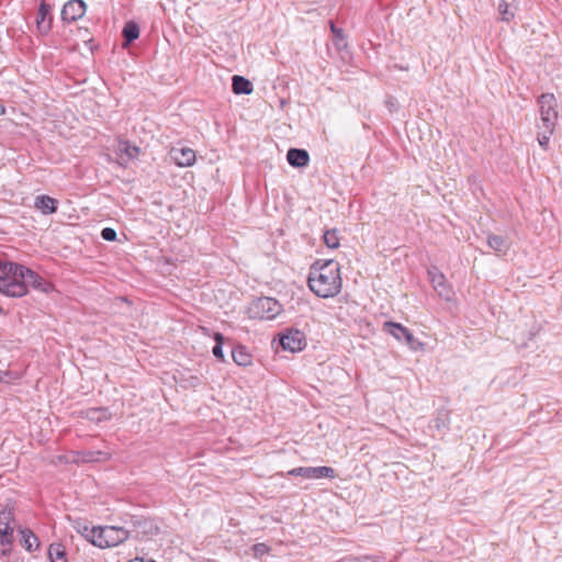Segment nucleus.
<instances>
[{
  "mask_svg": "<svg viewBox=\"0 0 562 562\" xmlns=\"http://www.w3.org/2000/svg\"><path fill=\"white\" fill-rule=\"evenodd\" d=\"M232 357L235 363L241 367L251 364V355L247 352L244 347H237L232 351Z\"/></svg>",
  "mask_w": 562,
  "mask_h": 562,
  "instance_id": "aec40b11",
  "label": "nucleus"
},
{
  "mask_svg": "<svg viewBox=\"0 0 562 562\" xmlns=\"http://www.w3.org/2000/svg\"><path fill=\"white\" fill-rule=\"evenodd\" d=\"M86 417L93 422H101L110 418L105 408H90L86 412Z\"/></svg>",
  "mask_w": 562,
  "mask_h": 562,
  "instance_id": "b1692460",
  "label": "nucleus"
},
{
  "mask_svg": "<svg viewBox=\"0 0 562 562\" xmlns=\"http://www.w3.org/2000/svg\"><path fill=\"white\" fill-rule=\"evenodd\" d=\"M330 30L336 36L342 37V30L336 27L333 22L330 23Z\"/></svg>",
  "mask_w": 562,
  "mask_h": 562,
  "instance_id": "72a5a7b5",
  "label": "nucleus"
},
{
  "mask_svg": "<svg viewBox=\"0 0 562 562\" xmlns=\"http://www.w3.org/2000/svg\"><path fill=\"white\" fill-rule=\"evenodd\" d=\"M20 532L22 535V544L27 551L38 548V539L31 530L22 529Z\"/></svg>",
  "mask_w": 562,
  "mask_h": 562,
  "instance_id": "5701e85b",
  "label": "nucleus"
},
{
  "mask_svg": "<svg viewBox=\"0 0 562 562\" xmlns=\"http://www.w3.org/2000/svg\"><path fill=\"white\" fill-rule=\"evenodd\" d=\"M48 555L52 562H67L66 550L60 543L50 544Z\"/></svg>",
  "mask_w": 562,
  "mask_h": 562,
  "instance_id": "4be33fe9",
  "label": "nucleus"
},
{
  "mask_svg": "<svg viewBox=\"0 0 562 562\" xmlns=\"http://www.w3.org/2000/svg\"><path fill=\"white\" fill-rule=\"evenodd\" d=\"M92 530H94V527L89 528L88 526H85V527L82 528V530H80V532L82 533V536H83V537H85L89 542H91V543H92V538H91V536H90V535H91L90 532H91Z\"/></svg>",
  "mask_w": 562,
  "mask_h": 562,
  "instance_id": "473e14b6",
  "label": "nucleus"
},
{
  "mask_svg": "<svg viewBox=\"0 0 562 562\" xmlns=\"http://www.w3.org/2000/svg\"><path fill=\"white\" fill-rule=\"evenodd\" d=\"M339 240L337 229H328L324 233V243L328 248H337L339 246Z\"/></svg>",
  "mask_w": 562,
  "mask_h": 562,
  "instance_id": "393cba45",
  "label": "nucleus"
},
{
  "mask_svg": "<svg viewBox=\"0 0 562 562\" xmlns=\"http://www.w3.org/2000/svg\"><path fill=\"white\" fill-rule=\"evenodd\" d=\"M57 204L56 199L45 194L36 196L34 201V207L44 215L55 213L57 211Z\"/></svg>",
  "mask_w": 562,
  "mask_h": 562,
  "instance_id": "4468645a",
  "label": "nucleus"
},
{
  "mask_svg": "<svg viewBox=\"0 0 562 562\" xmlns=\"http://www.w3.org/2000/svg\"><path fill=\"white\" fill-rule=\"evenodd\" d=\"M101 236L104 240L113 241L116 238V232L111 227H105L102 229Z\"/></svg>",
  "mask_w": 562,
  "mask_h": 562,
  "instance_id": "cd10ccee",
  "label": "nucleus"
},
{
  "mask_svg": "<svg viewBox=\"0 0 562 562\" xmlns=\"http://www.w3.org/2000/svg\"><path fill=\"white\" fill-rule=\"evenodd\" d=\"M282 311L281 304L272 297H259L251 302L248 307V315L256 319H273Z\"/></svg>",
  "mask_w": 562,
  "mask_h": 562,
  "instance_id": "39448f33",
  "label": "nucleus"
},
{
  "mask_svg": "<svg viewBox=\"0 0 562 562\" xmlns=\"http://www.w3.org/2000/svg\"><path fill=\"white\" fill-rule=\"evenodd\" d=\"M255 557H262L268 553L269 548L265 543H257L252 548Z\"/></svg>",
  "mask_w": 562,
  "mask_h": 562,
  "instance_id": "c756f323",
  "label": "nucleus"
},
{
  "mask_svg": "<svg viewBox=\"0 0 562 562\" xmlns=\"http://www.w3.org/2000/svg\"><path fill=\"white\" fill-rule=\"evenodd\" d=\"M517 0H501L498 11L503 21H510L515 16Z\"/></svg>",
  "mask_w": 562,
  "mask_h": 562,
  "instance_id": "6ab92c4d",
  "label": "nucleus"
},
{
  "mask_svg": "<svg viewBox=\"0 0 562 562\" xmlns=\"http://www.w3.org/2000/svg\"><path fill=\"white\" fill-rule=\"evenodd\" d=\"M128 562H155L154 560H148V561H145L144 559H140V558H135L134 560H131Z\"/></svg>",
  "mask_w": 562,
  "mask_h": 562,
  "instance_id": "c9c22d12",
  "label": "nucleus"
},
{
  "mask_svg": "<svg viewBox=\"0 0 562 562\" xmlns=\"http://www.w3.org/2000/svg\"><path fill=\"white\" fill-rule=\"evenodd\" d=\"M232 80V88L235 94H250L252 92V85L248 79L236 75Z\"/></svg>",
  "mask_w": 562,
  "mask_h": 562,
  "instance_id": "a211bd4d",
  "label": "nucleus"
},
{
  "mask_svg": "<svg viewBox=\"0 0 562 562\" xmlns=\"http://www.w3.org/2000/svg\"><path fill=\"white\" fill-rule=\"evenodd\" d=\"M13 520V512L11 509H3L0 512V541L1 544L8 546L12 543L13 528L11 522Z\"/></svg>",
  "mask_w": 562,
  "mask_h": 562,
  "instance_id": "9b49d317",
  "label": "nucleus"
},
{
  "mask_svg": "<svg viewBox=\"0 0 562 562\" xmlns=\"http://www.w3.org/2000/svg\"><path fill=\"white\" fill-rule=\"evenodd\" d=\"M4 112V108L0 104V115Z\"/></svg>",
  "mask_w": 562,
  "mask_h": 562,
  "instance_id": "e433bc0d",
  "label": "nucleus"
},
{
  "mask_svg": "<svg viewBox=\"0 0 562 562\" xmlns=\"http://www.w3.org/2000/svg\"><path fill=\"white\" fill-rule=\"evenodd\" d=\"M87 5L82 0H70L61 10V19L66 22H75L86 13Z\"/></svg>",
  "mask_w": 562,
  "mask_h": 562,
  "instance_id": "9d476101",
  "label": "nucleus"
},
{
  "mask_svg": "<svg viewBox=\"0 0 562 562\" xmlns=\"http://www.w3.org/2000/svg\"><path fill=\"white\" fill-rule=\"evenodd\" d=\"M121 150H124L126 155L132 159L138 155V148L136 146L125 145V147Z\"/></svg>",
  "mask_w": 562,
  "mask_h": 562,
  "instance_id": "2f4dec72",
  "label": "nucleus"
},
{
  "mask_svg": "<svg viewBox=\"0 0 562 562\" xmlns=\"http://www.w3.org/2000/svg\"><path fill=\"white\" fill-rule=\"evenodd\" d=\"M487 244L497 255H505L510 247L508 239L498 235H490Z\"/></svg>",
  "mask_w": 562,
  "mask_h": 562,
  "instance_id": "f3484780",
  "label": "nucleus"
},
{
  "mask_svg": "<svg viewBox=\"0 0 562 562\" xmlns=\"http://www.w3.org/2000/svg\"><path fill=\"white\" fill-rule=\"evenodd\" d=\"M170 156L179 167H190L195 162V151L188 147L172 148Z\"/></svg>",
  "mask_w": 562,
  "mask_h": 562,
  "instance_id": "ddd939ff",
  "label": "nucleus"
},
{
  "mask_svg": "<svg viewBox=\"0 0 562 562\" xmlns=\"http://www.w3.org/2000/svg\"><path fill=\"white\" fill-rule=\"evenodd\" d=\"M383 330L392 335L398 341L405 340L412 350L422 349L424 346L423 342L418 341L414 337L408 328L404 327L400 323L385 322L383 324Z\"/></svg>",
  "mask_w": 562,
  "mask_h": 562,
  "instance_id": "423d86ee",
  "label": "nucleus"
},
{
  "mask_svg": "<svg viewBox=\"0 0 562 562\" xmlns=\"http://www.w3.org/2000/svg\"><path fill=\"white\" fill-rule=\"evenodd\" d=\"M286 159L292 167L302 168L308 165L310 156L305 149L291 148L286 154Z\"/></svg>",
  "mask_w": 562,
  "mask_h": 562,
  "instance_id": "2eb2a0df",
  "label": "nucleus"
},
{
  "mask_svg": "<svg viewBox=\"0 0 562 562\" xmlns=\"http://www.w3.org/2000/svg\"><path fill=\"white\" fill-rule=\"evenodd\" d=\"M123 36L125 38V46L138 38L139 36V27L138 25L130 21L123 27Z\"/></svg>",
  "mask_w": 562,
  "mask_h": 562,
  "instance_id": "412c9836",
  "label": "nucleus"
},
{
  "mask_svg": "<svg viewBox=\"0 0 562 562\" xmlns=\"http://www.w3.org/2000/svg\"><path fill=\"white\" fill-rule=\"evenodd\" d=\"M112 454L109 451L102 450H87L72 452V461L79 462H105L111 459Z\"/></svg>",
  "mask_w": 562,
  "mask_h": 562,
  "instance_id": "f8f14e48",
  "label": "nucleus"
},
{
  "mask_svg": "<svg viewBox=\"0 0 562 562\" xmlns=\"http://www.w3.org/2000/svg\"><path fill=\"white\" fill-rule=\"evenodd\" d=\"M280 344L284 350L301 351L305 346L304 334L299 329H290L281 336Z\"/></svg>",
  "mask_w": 562,
  "mask_h": 562,
  "instance_id": "1a4fd4ad",
  "label": "nucleus"
},
{
  "mask_svg": "<svg viewBox=\"0 0 562 562\" xmlns=\"http://www.w3.org/2000/svg\"><path fill=\"white\" fill-rule=\"evenodd\" d=\"M540 123L538 128V143L543 148H548L550 137L553 134L558 121V102L552 93H543L538 100Z\"/></svg>",
  "mask_w": 562,
  "mask_h": 562,
  "instance_id": "7ed1b4c3",
  "label": "nucleus"
},
{
  "mask_svg": "<svg viewBox=\"0 0 562 562\" xmlns=\"http://www.w3.org/2000/svg\"><path fill=\"white\" fill-rule=\"evenodd\" d=\"M370 560H372L371 557L363 555V557H350V558L340 560L339 562H370Z\"/></svg>",
  "mask_w": 562,
  "mask_h": 562,
  "instance_id": "7c9ffc66",
  "label": "nucleus"
},
{
  "mask_svg": "<svg viewBox=\"0 0 562 562\" xmlns=\"http://www.w3.org/2000/svg\"><path fill=\"white\" fill-rule=\"evenodd\" d=\"M29 286L45 293L52 288L50 283L27 267L0 260V293L11 297H22L27 293Z\"/></svg>",
  "mask_w": 562,
  "mask_h": 562,
  "instance_id": "f257e3e1",
  "label": "nucleus"
},
{
  "mask_svg": "<svg viewBox=\"0 0 562 562\" xmlns=\"http://www.w3.org/2000/svg\"><path fill=\"white\" fill-rule=\"evenodd\" d=\"M435 427L438 430L446 429L448 427V414H445L442 417H438L435 419Z\"/></svg>",
  "mask_w": 562,
  "mask_h": 562,
  "instance_id": "c85d7f7f",
  "label": "nucleus"
},
{
  "mask_svg": "<svg viewBox=\"0 0 562 562\" xmlns=\"http://www.w3.org/2000/svg\"><path fill=\"white\" fill-rule=\"evenodd\" d=\"M92 544L99 548H111L121 544L128 538V531L121 527H94L90 532Z\"/></svg>",
  "mask_w": 562,
  "mask_h": 562,
  "instance_id": "20e7f679",
  "label": "nucleus"
},
{
  "mask_svg": "<svg viewBox=\"0 0 562 562\" xmlns=\"http://www.w3.org/2000/svg\"><path fill=\"white\" fill-rule=\"evenodd\" d=\"M290 475L303 476L306 479H334L336 476L335 470L330 467H300L289 471Z\"/></svg>",
  "mask_w": 562,
  "mask_h": 562,
  "instance_id": "6e6552de",
  "label": "nucleus"
},
{
  "mask_svg": "<svg viewBox=\"0 0 562 562\" xmlns=\"http://www.w3.org/2000/svg\"><path fill=\"white\" fill-rule=\"evenodd\" d=\"M19 378H20V374L16 372L0 370V382H9L12 380H16Z\"/></svg>",
  "mask_w": 562,
  "mask_h": 562,
  "instance_id": "bb28decb",
  "label": "nucleus"
},
{
  "mask_svg": "<svg viewBox=\"0 0 562 562\" xmlns=\"http://www.w3.org/2000/svg\"><path fill=\"white\" fill-rule=\"evenodd\" d=\"M214 339L216 341V345L213 347V355L215 358L220 359V360H223L224 359V355H223V349H222V342H223V335L220 334V333H216L215 336H214Z\"/></svg>",
  "mask_w": 562,
  "mask_h": 562,
  "instance_id": "a878e982",
  "label": "nucleus"
},
{
  "mask_svg": "<svg viewBox=\"0 0 562 562\" xmlns=\"http://www.w3.org/2000/svg\"><path fill=\"white\" fill-rule=\"evenodd\" d=\"M307 284L318 297L336 296L342 286L339 263L334 260L316 261L310 268Z\"/></svg>",
  "mask_w": 562,
  "mask_h": 562,
  "instance_id": "f03ea898",
  "label": "nucleus"
},
{
  "mask_svg": "<svg viewBox=\"0 0 562 562\" xmlns=\"http://www.w3.org/2000/svg\"><path fill=\"white\" fill-rule=\"evenodd\" d=\"M201 384V380L196 376V378H192V385L194 386H199Z\"/></svg>",
  "mask_w": 562,
  "mask_h": 562,
  "instance_id": "f704fd0d",
  "label": "nucleus"
},
{
  "mask_svg": "<svg viewBox=\"0 0 562 562\" xmlns=\"http://www.w3.org/2000/svg\"><path fill=\"white\" fill-rule=\"evenodd\" d=\"M49 12H50V7L48 4H46L45 2H42L38 8V12H37V16H36L37 29L41 33H47L50 29L52 18L49 15Z\"/></svg>",
  "mask_w": 562,
  "mask_h": 562,
  "instance_id": "dca6fc26",
  "label": "nucleus"
},
{
  "mask_svg": "<svg viewBox=\"0 0 562 562\" xmlns=\"http://www.w3.org/2000/svg\"><path fill=\"white\" fill-rule=\"evenodd\" d=\"M428 276L432 288L438 295L446 301H451L453 297V290L447 282L445 274L437 267H431L428 269Z\"/></svg>",
  "mask_w": 562,
  "mask_h": 562,
  "instance_id": "0eeeda50",
  "label": "nucleus"
}]
</instances>
